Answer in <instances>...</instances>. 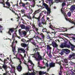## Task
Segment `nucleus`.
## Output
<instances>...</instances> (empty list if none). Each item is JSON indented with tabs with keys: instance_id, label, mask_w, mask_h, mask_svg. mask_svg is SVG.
Here are the masks:
<instances>
[{
	"instance_id": "f257e3e1",
	"label": "nucleus",
	"mask_w": 75,
	"mask_h": 75,
	"mask_svg": "<svg viewBox=\"0 0 75 75\" xmlns=\"http://www.w3.org/2000/svg\"><path fill=\"white\" fill-rule=\"evenodd\" d=\"M42 13H40V15L38 18H37L36 17H35L34 16H33L32 17V18H35V19H36L38 20V25L39 26V27H42V22H40V19H41V17H42Z\"/></svg>"
},
{
	"instance_id": "f03ea898",
	"label": "nucleus",
	"mask_w": 75,
	"mask_h": 75,
	"mask_svg": "<svg viewBox=\"0 0 75 75\" xmlns=\"http://www.w3.org/2000/svg\"><path fill=\"white\" fill-rule=\"evenodd\" d=\"M62 9L63 8H62L61 9V12L62 14H63L64 16L65 17V18L67 20V21H68L70 23H71V24H73L74 25H75V21H72V20L71 19H67V13H65V12L62 10Z\"/></svg>"
},
{
	"instance_id": "7ed1b4c3",
	"label": "nucleus",
	"mask_w": 75,
	"mask_h": 75,
	"mask_svg": "<svg viewBox=\"0 0 75 75\" xmlns=\"http://www.w3.org/2000/svg\"><path fill=\"white\" fill-rule=\"evenodd\" d=\"M43 6H44V7H45L46 9L47 10V15H48V14H50V13H51V10H50V9L49 8V7L45 3H43Z\"/></svg>"
},
{
	"instance_id": "20e7f679",
	"label": "nucleus",
	"mask_w": 75,
	"mask_h": 75,
	"mask_svg": "<svg viewBox=\"0 0 75 75\" xmlns=\"http://www.w3.org/2000/svg\"><path fill=\"white\" fill-rule=\"evenodd\" d=\"M29 3L28 2H27L25 4L22 2V1H21L19 3V5L21 7H22L24 8L25 10H27V6H25L26 5H27Z\"/></svg>"
},
{
	"instance_id": "39448f33",
	"label": "nucleus",
	"mask_w": 75,
	"mask_h": 75,
	"mask_svg": "<svg viewBox=\"0 0 75 75\" xmlns=\"http://www.w3.org/2000/svg\"><path fill=\"white\" fill-rule=\"evenodd\" d=\"M36 55H38V57L37 58V61H40V60H42V57L40 55V53L39 52H37L36 53Z\"/></svg>"
},
{
	"instance_id": "423d86ee",
	"label": "nucleus",
	"mask_w": 75,
	"mask_h": 75,
	"mask_svg": "<svg viewBox=\"0 0 75 75\" xmlns=\"http://www.w3.org/2000/svg\"><path fill=\"white\" fill-rule=\"evenodd\" d=\"M14 28H10L9 29L8 31L7 32L8 34H9L10 35H11V33H13L14 31Z\"/></svg>"
},
{
	"instance_id": "0eeeda50",
	"label": "nucleus",
	"mask_w": 75,
	"mask_h": 75,
	"mask_svg": "<svg viewBox=\"0 0 75 75\" xmlns=\"http://www.w3.org/2000/svg\"><path fill=\"white\" fill-rule=\"evenodd\" d=\"M62 62L64 64H67V65H65V67L66 68H68V65L67 64H68V59L67 58L64 59V61H62Z\"/></svg>"
},
{
	"instance_id": "6e6552de",
	"label": "nucleus",
	"mask_w": 75,
	"mask_h": 75,
	"mask_svg": "<svg viewBox=\"0 0 75 75\" xmlns=\"http://www.w3.org/2000/svg\"><path fill=\"white\" fill-rule=\"evenodd\" d=\"M17 70L19 72H21L22 71V69H23V67L21 65V64H19L17 67L16 68Z\"/></svg>"
},
{
	"instance_id": "1a4fd4ad",
	"label": "nucleus",
	"mask_w": 75,
	"mask_h": 75,
	"mask_svg": "<svg viewBox=\"0 0 75 75\" xmlns=\"http://www.w3.org/2000/svg\"><path fill=\"white\" fill-rule=\"evenodd\" d=\"M18 52H20L21 53L22 52H23V53H25V50L23 48H18Z\"/></svg>"
},
{
	"instance_id": "9d476101",
	"label": "nucleus",
	"mask_w": 75,
	"mask_h": 75,
	"mask_svg": "<svg viewBox=\"0 0 75 75\" xmlns=\"http://www.w3.org/2000/svg\"><path fill=\"white\" fill-rule=\"evenodd\" d=\"M23 75H35V73L33 72H31L30 73V72L28 71V72H27L25 73H23Z\"/></svg>"
},
{
	"instance_id": "9b49d317",
	"label": "nucleus",
	"mask_w": 75,
	"mask_h": 75,
	"mask_svg": "<svg viewBox=\"0 0 75 75\" xmlns=\"http://www.w3.org/2000/svg\"><path fill=\"white\" fill-rule=\"evenodd\" d=\"M59 47L61 48H68L67 47V45L65 44H64V43H62L60 45Z\"/></svg>"
},
{
	"instance_id": "f8f14e48",
	"label": "nucleus",
	"mask_w": 75,
	"mask_h": 75,
	"mask_svg": "<svg viewBox=\"0 0 75 75\" xmlns=\"http://www.w3.org/2000/svg\"><path fill=\"white\" fill-rule=\"evenodd\" d=\"M55 63H54V62H51L49 63V66L50 68H54L55 67Z\"/></svg>"
},
{
	"instance_id": "ddd939ff",
	"label": "nucleus",
	"mask_w": 75,
	"mask_h": 75,
	"mask_svg": "<svg viewBox=\"0 0 75 75\" xmlns=\"http://www.w3.org/2000/svg\"><path fill=\"white\" fill-rule=\"evenodd\" d=\"M52 45L54 48H57L58 45L57 44L56 42L54 41L52 42Z\"/></svg>"
},
{
	"instance_id": "4468645a",
	"label": "nucleus",
	"mask_w": 75,
	"mask_h": 75,
	"mask_svg": "<svg viewBox=\"0 0 75 75\" xmlns=\"http://www.w3.org/2000/svg\"><path fill=\"white\" fill-rule=\"evenodd\" d=\"M75 55V54L73 53L72 54H70L69 56L68 57V59L69 60H70L71 59V58H72V57H74Z\"/></svg>"
},
{
	"instance_id": "2eb2a0df",
	"label": "nucleus",
	"mask_w": 75,
	"mask_h": 75,
	"mask_svg": "<svg viewBox=\"0 0 75 75\" xmlns=\"http://www.w3.org/2000/svg\"><path fill=\"white\" fill-rule=\"evenodd\" d=\"M69 44L71 45V48L72 50V51H74V50H75L74 49H75V46H74L72 44H71V43L69 42Z\"/></svg>"
},
{
	"instance_id": "dca6fc26",
	"label": "nucleus",
	"mask_w": 75,
	"mask_h": 75,
	"mask_svg": "<svg viewBox=\"0 0 75 75\" xmlns=\"http://www.w3.org/2000/svg\"><path fill=\"white\" fill-rule=\"evenodd\" d=\"M63 50L66 54H68L70 52V50L68 49H63Z\"/></svg>"
},
{
	"instance_id": "f3484780",
	"label": "nucleus",
	"mask_w": 75,
	"mask_h": 75,
	"mask_svg": "<svg viewBox=\"0 0 75 75\" xmlns=\"http://www.w3.org/2000/svg\"><path fill=\"white\" fill-rule=\"evenodd\" d=\"M47 51H49V52H51V49H52V48L50 47V45H47Z\"/></svg>"
},
{
	"instance_id": "a211bd4d",
	"label": "nucleus",
	"mask_w": 75,
	"mask_h": 75,
	"mask_svg": "<svg viewBox=\"0 0 75 75\" xmlns=\"http://www.w3.org/2000/svg\"><path fill=\"white\" fill-rule=\"evenodd\" d=\"M2 68H3L5 71H7V66L6 64H3V66L2 67Z\"/></svg>"
},
{
	"instance_id": "6ab92c4d",
	"label": "nucleus",
	"mask_w": 75,
	"mask_h": 75,
	"mask_svg": "<svg viewBox=\"0 0 75 75\" xmlns=\"http://www.w3.org/2000/svg\"><path fill=\"white\" fill-rule=\"evenodd\" d=\"M51 52L47 51L46 52L49 57L50 58H52V55L51 54Z\"/></svg>"
},
{
	"instance_id": "aec40b11",
	"label": "nucleus",
	"mask_w": 75,
	"mask_h": 75,
	"mask_svg": "<svg viewBox=\"0 0 75 75\" xmlns=\"http://www.w3.org/2000/svg\"><path fill=\"white\" fill-rule=\"evenodd\" d=\"M32 2L33 3H32V4L31 5V6L32 7H34L35 5V0H32Z\"/></svg>"
},
{
	"instance_id": "412c9836",
	"label": "nucleus",
	"mask_w": 75,
	"mask_h": 75,
	"mask_svg": "<svg viewBox=\"0 0 75 75\" xmlns=\"http://www.w3.org/2000/svg\"><path fill=\"white\" fill-rule=\"evenodd\" d=\"M40 61H38V67L40 68L41 69H42V68H43V69H45V66L44 67H41V66L40 67Z\"/></svg>"
},
{
	"instance_id": "4be33fe9",
	"label": "nucleus",
	"mask_w": 75,
	"mask_h": 75,
	"mask_svg": "<svg viewBox=\"0 0 75 75\" xmlns=\"http://www.w3.org/2000/svg\"><path fill=\"white\" fill-rule=\"evenodd\" d=\"M25 30L26 31L28 32V31H29V30H30V27L28 26H25Z\"/></svg>"
},
{
	"instance_id": "5701e85b",
	"label": "nucleus",
	"mask_w": 75,
	"mask_h": 75,
	"mask_svg": "<svg viewBox=\"0 0 75 75\" xmlns=\"http://www.w3.org/2000/svg\"><path fill=\"white\" fill-rule=\"evenodd\" d=\"M69 69L70 71H71V74L72 75H75V73H74V72L72 71L73 70V69H72V68H69Z\"/></svg>"
},
{
	"instance_id": "b1692460",
	"label": "nucleus",
	"mask_w": 75,
	"mask_h": 75,
	"mask_svg": "<svg viewBox=\"0 0 75 75\" xmlns=\"http://www.w3.org/2000/svg\"><path fill=\"white\" fill-rule=\"evenodd\" d=\"M2 62H4V64H7V63L8 62V60L6 59H4V60Z\"/></svg>"
},
{
	"instance_id": "393cba45",
	"label": "nucleus",
	"mask_w": 75,
	"mask_h": 75,
	"mask_svg": "<svg viewBox=\"0 0 75 75\" xmlns=\"http://www.w3.org/2000/svg\"><path fill=\"white\" fill-rule=\"evenodd\" d=\"M40 35L42 39H44V38H45V36L43 34V33H41L40 34Z\"/></svg>"
},
{
	"instance_id": "a878e982",
	"label": "nucleus",
	"mask_w": 75,
	"mask_h": 75,
	"mask_svg": "<svg viewBox=\"0 0 75 75\" xmlns=\"http://www.w3.org/2000/svg\"><path fill=\"white\" fill-rule=\"evenodd\" d=\"M21 45L22 47H27V45L25 43H22L21 44Z\"/></svg>"
},
{
	"instance_id": "bb28decb",
	"label": "nucleus",
	"mask_w": 75,
	"mask_h": 75,
	"mask_svg": "<svg viewBox=\"0 0 75 75\" xmlns=\"http://www.w3.org/2000/svg\"><path fill=\"white\" fill-rule=\"evenodd\" d=\"M68 42L67 41H65V42L64 43V44H66V46L67 47V48H69L71 47V46L70 45L67 44Z\"/></svg>"
},
{
	"instance_id": "cd10ccee",
	"label": "nucleus",
	"mask_w": 75,
	"mask_h": 75,
	"mask_svg": "<svg viewBox=\"0 0 75 75\" xmlns=\"http://www.w3.org/2000/svg\"><path fill=\"white\" fill-rule=\"evenodd\" d=\"M69 65H71V66H73V65H74V64H75L74 63H73L72 62H69L68 63Z\"/></svg>"
},
{
	"instance_id": "c85d7f7f",
	"label": "nucleus",
	"mask_w": 75,
	"mask_h": 75,
	"mask_svg": "<svg viewBox=\"0 0 75 75\" xmlns=\"http://www.w3.org/2000/svg\"><path fill=\"white\" fill-rule=\"evenodd\" d=\"M6 4L8 6V8H10V7L11 6L10 3L8 2H6Z\"/></svg>"
},
{
	"instance_id": "c756f323",
	"label": "nucleus",
	"mask_w": 75,
	"mask_h": 75,
	"mask_svg": "<svg viewBox=\"0 0 75 75\" xmlns=\"http://www.w3.org/2000/svg\"><path fill=\"white\" fill-rule=\"evenodd\" d=\"M71 11H74L75 9V5H72L71 7Z\"/></svg>"
},
{
	"instance_id": "7c9ffc66",
	"label": "nucleus",
	"mask_w": 75,
	"mask_h": 75,
	"mask_svg": "<svg viewBox=\"0 0 75 75\" xmlns=\"http://www.w3.org/2000/svg\"><path fill=\"white\" fill-rule=\"evenodd\" d=\"M45 74V72L44 71H40L39 72V74L40 75H42V74Z\"/></svg>"
},
{
	"instance_id": "2f4dec72",
	"label": "nucleus",
	"mask_w": 75,
	"mask_h": 75,
	"mask_svg": "<svg viewBox=\"0 0 75 75\" xmlns=\"http://www.w3.org/2000/svg\"><path fill=\"white\" fill-rule=\"evenodd\" d=\"M21 13H22V14H25V9H22L21 10Z\"/></svg>"
},
{
	"instance_id": "473e14b6",
	"label": "nucleus",
	"mask_w": 75,
	"mask_h": 75,
	"mask_svg": "<svg viewBox=\"0 0 75 75\" xmlns=\"http://www.w3.org/2000/svg\"><path fill=\"white\" fill-rule=\"evenodd\" d=\"M70 61L71 62H73L75 64V58H73V59H71Z\"/></svg>"
},
{
	"instance_id": "72a5a7b5",
	"label": "nucleus",
	"mask_w": 75,
	"mask_h": 75,
	"mask_svg": "<svg viewBox=\"0 0 75 75\" xmlns=\"http://www.w3.org/2000/svg\"><path fill=\"white\" fill-rule=\"evenodd\" d=\"M60 70L59 72H61V73H62V71L64 70V69L63 68V67L61 65L60 66Z\"/></svg>"
},
{
	"instance_id": "f704fd0d",
	"label": "nucleus",
	"mask_w": 75,
	"mask_h": 75,
	"mask_svg": "<svg viewBox=\"0 0 75 75\" xmlns=\"http://www.w3.org/2000/svg\"><path fill=\"white\" fill-rule=\"evenodd\" d=\"M21 33V35H27V33H26V32H25V31H22Z\"/></svg>"
},
{
	"instance_id": "c9c22d12",
	"label": "nucleus",
	"mask_w": 75,
	"mask_h": 75,
	"mask_svg": "<svg viewBox=\"0 0 75 75\" xmlns=\"http://www.w3.org/2000/svg\"><path fill=\"white\" fill-rule=\"evenodd\" d=\"M44 18H45L44 16H43L41 20L42 22H45V20L44 19Z\"/></svg>"
},
{
	"instance_id": "e433bc0d",
	"label": "nucleus",
	"mask_w": 75,
	"mask_h": 75,
	"mask_svg": "<svg viewBox=\"0 0 75 75\" xmlns=\"http://www.w3.org/2000/svg\"><path fill=\"white\" fill-rule=\"evenodd\" d=\"M71 12L69 11L68 12L67 16H68V17H71Z\"/></svg>"
},
{
	"instance_id": "4c0bfd02",
	"label": "nucleus",
	"mask_w": 75,
	"mask_h": 75,
	"mask_svg": "<svg viewBox=\"0 0 75 75\" xmlns=\"http://www.w3.org/2000/svg\"><path fill=\"white\" fill-rule=\"evenodd\" d=\"M41 11V9H39L37 11H35V13H36V14L37 13H40V11Z\"/></svg>"
},
{
	"instance_id": "58836bf2",
	"label": "nucleus",
	"mask_w": 75,
	"mask_h": 75,
	"mask_svg": "<svg viewBox=\"0 0 75 75\" xmlns=\"http://www.w3.org/2000/svg\"><path fill=\"white\" fill-rule=\"evenodd\" d=\"M20 27L22 29H25V26L24 25H20Z\"/></svg>"
},
{
	"instance_id": "ea45409f",
	"label": "nucleus",
	"mask_w": 75,
	"mask_h": 75,
	"mask_svg": "<svg viewBox=\"0 0 75 75\" xmlns=\"http://www.w3.org/2000/svg\"><path fill=\"white\" fill-rule=\"evenodd\" d=\"M15 41H16V40L14 39H13V41L12 43V45H11V47H13L14 44V43L15 42Z\"/></svg>"
},
{
	"instance_id": "a19ab883",
	"label": "nucleus",
	"mask_w": 75,
	"mask_h": 75,
	"mask_svg": "<svg viewBox=\"0 0 75 75\" xmlns=\"http://www.w3.org/2000/svg\"><path fill=\"white\" fill-rule=\"evenodd\" d=\"M64 53H65L64 50V49H62V50L61 51V52L60 53V54L61 55H64Z\"/></svg>"
},
{
	"instance_id": "79ce46f5",
	"label": "nucleus",
	"mask_w": 75,
	"mask_h": 75,
	"mask_svg": "<svg viewBox=\"0 0 75 75\" xmlns=\"http://www.w3.org/2000/svg\"><path fill=\"white\" fill-rule=\"evenodd\" d=\"M12 48V51L13 52H16V47H11Z\"/></svg>"
},
{
	"instance_id": "37998d69",
	"label": "nucleus",
	"mask_w": 75,
	"mask_h": 75,
	"mask_svg": "<svg viewBox=\"0 0 75 75\" xmlns=\"http://www.w3.org/2000/svg\"><path fill=\"white\" fill-rule=\"evenodd\" d=\"M28 62H29L30 63V64H31V65H33V67H34V64L33 63V62H32V61H31V60L29 59L28 60Z\"/></svg>"
},
{
	"instance_id": "c03bdc74",
	"label": "nucleus",
	"mask_w": 75,
	"mask_h": 75,
	"mask_svg": "<svg viewBox=\"0 0 75 75\" xmlns=\"http://www.w3.org/2000/svg\"><path fill=\"white\" fill-rule=\"evenodd\" d=\"M47 29H46V28H44L42 30V31L43 33H44V32H46L47 33H48L47 32Z\"/></svg>"
},
{
	"instance_id": "a18cd8bd",
	"label": "nucleus",
	"mask_w": 75,
	"mask_h": 75,
	"mask_svg": "<svg viewBox=\"0 0 75 75\" xmlns=\"http://www.w3.org/2000/svg\"><path fill=\"white\" fill-rule=\"evenodd\" d=\"M50 25L49 26V28H51V29H52V30H55V29L54 28H52L51 27V26H52V25H51V23H50Z\"/></svg>"
},
{
	"instance_id": "49530a36",
	"label": "nucleus",
	"mask_w": 75,
	"mask_h": 75,
	"mask_svg": "<svg viewBox=\"0 0 75 75\" xmlns=\"http://www.w3.org/2000/svg\"><path fill=\"white\" fill-rule=\"evenodd\" d=\"M55 1L57 3H58L59 2H61V0H55Z\"/></svg>"
},
{
	"instance_id": "de8ad7c7",
	"label": "nucleus",
	"mask_w": 75,
	"mask_h": 75,
	"mask_svg": "<svg viewBox=\"0 0 75 75\" xmlns=\"http://www.w3.org/2000/svg\"><path fill=\"white\" fill-rule=\"evenodd\" d=\"M4 0H0V4H2L3 3H4Z\"/></svg>"
},
{
	"instance_id": "09e8293b",
	"label": "nucleus",
	"mask_w": 75,
	"mask_h": 75,
	"mask_svg": "<svg viewBox=\"0 0 75 75\" xmlns=\"http://www.w3.org/2000/svg\"><path fill=\"white\" fill-rule=\"evenodd\" d=\"M1 4H3V5H4V7H5L6 8H8V7L5 6V3L4 2H3V3H2Z\"/></svg>"
},
{
	"instance_id": "8fccbe9b",
	"label": "nucleus",
	"mask_w": 75,
	"mask_h": 75,
	"mask_svg": "<svg viewBox=\"0 0 75 75\" xmlns=\"http://www.w3.org/2000/svg\"><path fill=\"white\" fill-rule=\"evenodd\" d=\"M6 71V73H4L3 74V75H7V73H8V71H7V70L5 71Z\"/></svg>"
},
{
	"instance_id": "3c124183",
	"label": "nucleus",
	"mask_w": 75,
	"mask_h": 75,
	"mask_svg": "<svg viewBox=\"0 0 75 75\" xmlns=\"http://www.w3.org/2000/svg\"><path fill=\"white\" fill-rule=\"evenodd\" d=\"M21 41H22V42H25V41H26V40H25L24 39L22 38L21 40Z\"/></svg>"
},
{
	"instance_id": "603ef678",
	"label": "nucleus",
	"mask_w": 75,
	"mask_h": 75,
	"mask_svg": "<svg viewBox=\"0 0 75 75\" xmlns=\"http://www.w3.org/2000/svg\"><path fill=\"white\" fill-rule=\"evenodd\" d=\"M66 6V4H65V2L63 3L62 4V7H64V6Z\"/></svg>"
},
{
	"instance_id": "864d4df0",
	"label": "nucleus",
	"mask_w": 75,
	"mask_h": 75,
	"mask_svg": "<svg viewBox=\"0 0 75 75\" xmlns=\"http://www.w3.org/2000/svg\"><path fill=\"white\" fill-rule=\"evenodd\" d=\"M26 17H27V18H29V19H30V20L32 19V18L31 17V16H27Z\"/></svg>"
},
{
	"instance_id": "5fc2aeb1",
	"label": "nucleus",
	"mask_w": 75,
	"mask_h": 75,
	"mask_svg": "<svg viewBox=\"0 0 75 75\" xmlns=\"http://www.w3.org/2000/svg\"><path fill=\"white\" fill-rule=\"evenodd\" d=\"M3 28V26H1L0 24V32L1 33H2V31H1V28Z\"/></svg>"
},
{
	"instance_id": "6e6d98bb",
	"label": "nucleus",
	"mask_w": 75,
	"mask_h": 75,
	"mask_svg": "<svg viewBox=\"0 0 75 75\" xmlns=\"http://www.w3.org/2000/svg\"><path fill=\"white\" fill-rule=\"evenodd\" d=\"M34 51H35V52L37 51L38 50V48H36L34 49Z\"/></svg>"
},
{
	"instance_id": "4d7b16f0",
	"label": "nucleus",
	"mask_w": 75,
	"mask_h": 75,
	"mask_svg": "<svg viewBox=\"0 0 75 75\" xmlns=\"http://www.w3.org/2000/svg\"><path fill=\"white\" fill-rule=\"evenodd\" d=\"M31 43L32 44H33V45H35L36 44V43H35V42H31Z\"/></svg>"
},
{
	"instance_id": "13d9d810",
	"label": "nucleus",
	"mask_w": 75,
	"mask_h": 75,
	"mask_svg": "<svg viewBox=\"0 0 75 75\" xmlns=\"http://www.w3.org/2000/svg\"><path fill=\"white\" fill-rule=\"evenodd\" d=\"M42 22V24H43V25H44V24H45V25H46L47 24V23H46V22Z\"/></svg>"
},
{
	"instance_id": "bf43d9fd",
	"label": "nucleus",
	"mask_w": 75,
	"mask_h": 75,
	"mask_svg": "<svg viewBox=\"0 0 75 75\" xmlns=\"http://www.w3.org/2000/svg\"><path fill=\"white\" fill-rule=\"evenodd\" d=\"M63 30H64V31H67V28H64Z\"/></svg>"
},
{
	"instance_id": "052dcab7",
	"label": "nucleus",
	"mask_w": 75,
	"mask_h": 75,
	"mask_svg": "<svg viewBox=\"0 0 75 75\" xmlns=\"http://www.w3.org/2000/svg\"><path fill=\"white\" fill-rule=\"evenodd\" d=\"M66 75H70V73H69V72H68H68L66 73Z\"/></svg>"
},
{
	"instance_id": "680f3d73",
	"label": "nucleus",
	"mask_w": 75,
	"mask_h": 75,
	"mask_svg": "<svg viewBox=\"0 0 75 75\" xmlns=\"http://www.w3.org/2000/svg\"><path fill=\"white\" fill-rule=\"evenodd\" d=\"M45 66H46V67H48V64L47 63L46 64H45Z\"/></svg>"
},
{
	"instance_id": "e2e57ef3",
	"label": "nucleus",
	"mask_w": 75,
	"mask_h": 75,
	"mask_svg": "<svg viewBox=\"0 0 75 75\" xmlns=\"http://www.w3.org/2000/svg\"><path fill=\"white\" fill-rule=\"evenodd\" d=\"M10 10H11V11H12L13 12V13H15V11H13V9L11 10V9H10Z\"/></svg>"
},
{
	"instance_id": "0e129e2a",
	"label": "nucleus",
	"mask_w": 75,
	"mask_h": 75,
	"mask_svg": "<svg viewBox=\"0 0 75 75\" xmlns=\"http://www.w3.org/2000/svg\"><path fill=\"white\" fill-rule=\"evenodd\" d=\"M35 47H37L38 48V45H37L36 44L35 45Z\"/></svg>"
},
{
	"instance_id": "69168bd1",
	"label": "nucleus",
	"mask_w": 75,
	"mask_h": 75,
	"mask_svg": "<svg viewBox=\"0 0 75 75\" xmlns=\"http://www.w3.org/2000/svg\"><path fill=\"white\" fill-rule=\"evenodd\" d=\"M19 62H20V63L21 64V59H19Z\"/></svg>"
},
{
	"instance_id": "338daca9",
	"label": "nucleus",
	"mask_w": 75,
	"mask_h": 75,
	"mask_svg": "<svg viewBox=\"0 0 75 75\" xmlns=\"http://www.w3.org/2000/svg\"><path fill=\"white\" fill-rule=\"evenodd\" d=\"M59 75H62V73L61 72L59 73Z\"/></svg>"
},
{
	"instance_id": "774afa93",
	"label": "nucleus",
	"mask_w": 75,
	"mask_h": 75,
	"mask_svg": "<svg viewBox=\"0 0 75 75\" xmlns=\"http://www.w3.org/2000/svg\"><path fill=\"white\" fill-rule=\"evenodd\" d=\"M72 38H73V39L74 40H75V38L74 37H72Z\"/></svg>"
}]
</instances>
